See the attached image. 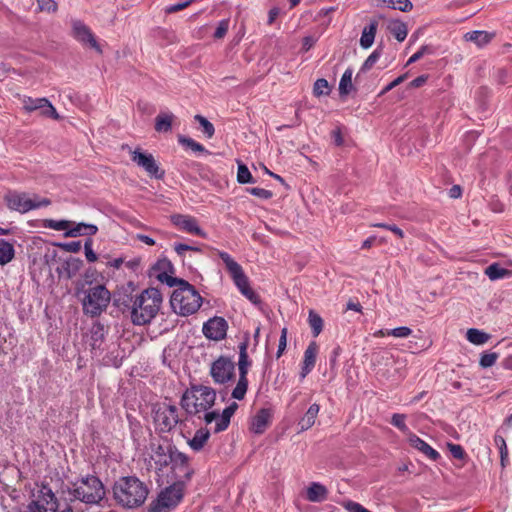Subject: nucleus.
Segmentation results:
<instances>
[{
  "label": "nucleus",
  "instance_id": "obj_29",
  "mask_svg": "<svg viewBox=\"0 0 512 512\" xmlns=\"http://www.w3.org/2000/svg\"><path fill=\"white\" fill-rule=\"evenodd\" d=\"M377 27H378V21L371 20L369 25H367L363 28L361 38H360V46L363 49H368L373 45L375 35L377 32Z\"/></svg>",
  "mask_w": 512,
  "mask_h": 512
},
{
  "label": "nucleus",
  "instance_id": "obj_35",
  "mask_svg": "<svg viewBox=\"0 0 512 512\" xmlns=\"http://www.w3.org/2000/svg\"><path fill=\"white\" fill-rule=\"evenodd\" d=\"M388 29L390 33L397 39L399 42H403L408 34L407 25L401 21H392L388 25Z\"/></svg>",
  "mask_w": 512,
  "mask_h": 512
},
{
  "label": "nucleus",
  "instance_id": "obj_18",
  "mask_svg": "<svg viewBox=\"0 0 512 512\" xmlns=\"http://www.w3.org/2000/svg\"><path fill=\"white\" fill-rule=\"evenodd\" d=\"M173 272V266L167 259L158 260L151 268V276H154L161 283L167 284L169 287L176 286L180 279L171 276L169 273Z\"/></svg>",
  "mask_w": 512,
  "mask_h": 512
},
{
  "label": "nucleus",
  "instance_id": "obj_1",
  "mask_svg": "<svg viewBox=\"0 0 512 512\" xmlns=\"http://www.w3.org/2000/svg\"><path fill=\"white\" fill-rule=\"evenodd\" d=\"M149 494L147 485L136 476H124L113 485V498L118 505L127 509L142 506Z\"/></svg>",
  "mask_w": 512,
  "mask_h": 512
},
{
  "label": "nucleus",
  "instance_id": "obj_44",
  "mask_svg": "<svg viewBox=\"0 0 512 512\" xmlns=\"http://www.w3.org/2000/svg\"><path fill=\"white\" fill-rule=\"evenodd\" d=\"M237 181L241 184L254 182L248 167L243 163L238 164Z\"/></svg>",
  "mask_w": 512,
  "mask_h": 512
},
{
  "label": "nucleus",
  "instance_id": "obj_31",
  "mask_svg": "<svg viewBox=\"0 0 512 512\" xmlns=\"http://www.w3.org/2000/svg\"><path fill=\"white\" fill-rule=\"evenodd\" d=\"M210 437V432L206 428L198 429L194 436L188 441L190 448L196 452L203 449Z\"/></svg>",
  "mask_w": 512,
  "mask_h": 512
},
{
  "label": "nucleus",
  "instance_id": "obj_33",
  "mask_svg": "<svg viewBox=\"0 0 512 512\" xmlns=\"http://www.w3.org/2000/svg\"><path fill=\"white\" fill-rule=\"evenodd\" d=\"M175 116L171 112L160 113L155 118V130L157 132H169Z\"/></svg>",
  "mask_w": 512,
  "mask_h": 512
},
{
  "label": "nucleus",
  "instance_id": "obj_7",
  "mask_svg": "<svg viewBox=\"0 0 512 512\" xmlns=\"http://www.w3.org/2000/svg\"><path fill=\"white\" fill-rule=\"evenodd\" d=\"M111 300L108 289L101 284L95 285L84 292L82 299L83 311L92 317L99 316L106 310Z\"/></svg>",
  "mask_w": 512,
  "mask_h": 512
},
{
  "label": "nucleus",
  "instance_id": "obj_39",
  "mask_svg": "<svg viewBox=\"0 0 512 512\" xmlns=\"http://www.w3.org/2000/svg\"><path fill=\"white\" fill-rule=\"evenodd\" d=\"M308 322L312 329L313 336L317 337L323 329V320L321 316L313 310H310L308 315Z\"/></svg>",
  "mask_w": 512,
  "mask_h": 512
},
{
  "label": "nucleus",
  "instance_id": "obj_32",
  "mask_svg": "<svg viewBox=\"0 0 512 512\" xmlns=\"http://www.w3.org/2000/svg\"><path fill=\"white\" fill-rule=\"evenodd\" d=\"M485 275L492 281L509 278L512 275V271L503 268L498 263H492L485 268Z\"/></svg>",
  "mask_w": 512,
  "mask_h": 512
},
{
  "label": "nucleus",
  "instance_id": "obj_10",
  "mask_svg": "<svg viewBox=\"0 0 512 512\" xmlns=\"http://www.w3.org/2000/svg\"><path fill=\"white\" fill-rule=\"evenodd\" d=\"M156 430L162 433L172 431L180 422L179 410L174 405L162 403L153 410Z\"/></svg>",
  "mask_w": 512,
  "mask_h": 512
},
{
  "label": "nucleus",
  "instance_id": "obj_2",
  "mask_svg": "<svg viewBox=\"0 0 512 512\" xmlns=\"http://www.w3.org/2000/svg\"><path fill=\"white\" fill-rule=\"evenodd\" d=\"M216 400V391L205 385H191L182 395L180 405L189 416H198L208 412Z\"/></svg>",
  "mask_w": 512,
  "mask_h": 512
},
{
  "label": "nucleus",
  "instance_id": "obj_46",
  "mask_svg": "<svg viewBox=\"0 0 512 512\" xmlns=\"http://www.w3.org/2000/svg\"><path fill=\"white\" fill-rule=\"evenodd\" d=\"M194 119L201 125L203 128V133L206 135V137L209 139L212 138L215 133L213 124L202 115H195Z\"/></svg>",
  "mask_w": 512,
  "mask_h": 512
},
{
  "label": "nucleus",
  "instance_id": "obj_48",
  "mask_svg": "<svg viewBox=\"0 0 512 512\" xmlns=\"http://www.w3.org/2000/svg\"><path fill=\"white\" fill-rule=\"evenodd\" d=\"M406 416L404 414L395 413L392 415L391 424L397 427L400 431L407 433L409 428L405 423Z\"/></svg>",
  "mask_w": 512,
  "mask_h": 512
},
{
  "label": "nucleus",
  "instance_id": "obj_56",
  "mask_svg": "<svg viewBox=\"0 0 512 512\" xmlns=\"http://www.w3.org/2000/svg\"><path fill=\"white\" fill-rule=\"evenodd\" d=\"M432 48L429 46H422L417 52H415L408 60L407 65L412 64L421 59L425 54H431Z\"/></svg>",
  "mask_w": 512,
  "mask_h": 512
},
{
  "label": "nucleus",
  "instance_id": "obj_38",
  "mask_svg": "<svg viewBox=\"0 0 512 512\" xmlns=\"http://www.w3.org/2000/svg\"><path fill=\"white\" fill-rule=\"evenodd\" d=\"M467 340L475 345H482L489 339V335L476 328H470L467 331Z\"/></svg>",
  "mask_w": 512,
  "mask_h": 512
},
{
  "label": "nucleus",
  "instance_id": "obj_4",
  "mask_svg": "<svg viewBox=\"0 0 512 512\" xmlns=\"http://www.w3.org/2000/svg\"><path fill=\"white\" fill-rule=\"evenodd\" d=\"M177 288L173 291L170 304L175 313L189 316L196 313L202 304L199 292L186 280H179Z\"/></svg>",
  "mask_w": 512,
  "mask_h": 512
},
{
  "label": "nucleus",
  "instance_id": "obj_49",
  "mask_svg": "<svg viewBox=\"0 0 512 512\" xmlns=\"http://www.w3.org/2000/svg\"><path fill=\"white\" fill-rule=\"evenodd\" d=\"M40 11L54 13L58 9V5L54 0H36Z\"/></svg>",
  "mask_w": 512,
  "mask_h": 512
},
{
  "label": "nucleus",
  "instance_id": "obj_45",
  "mask_svg": "<svg viewBox=\"0 0 512 512\" xmlns=\"http://www.w3.org/2000/svg\"><path fill=\"white\" fill-rule=\"evenodd\" d=\"M92 343L91 346L93 349L100 348L101 343L104 340V328L101 325H96L92 328L91 335Z\"/></svg>",
  "mask_w": 512,
  "mask_h": 512
},
{
  "label": "nucleus",
  "instance_id": "obj_15",
  "mask_svg": "<svg viewBox=\"0 0 512 512\" xmlns=\"http://www.w3.org/2000/svg\"><path fill=\"white\" fill-rule=\"evenodd\" d=\"M131 159L150 176L156 179H162L164 177V171L160 169L152 154L136 149L131 152Z\"/></svg>",
  "mask_w": 512,
  "mask_h": 512
},
{
  "label": "nucleus",
  "instance_id": "obj_11",
  "mask_svg": "<svg viewBox=\"0 0 512 512\" xmlns=\"http://www.w3.org/2000/svg\"><path fill=\"white\" fill-rule=\"evenodd\" d=\"M184 489L185 484L182 480H177L165 488L159 494L156 504L151 508V512H168L182 500Z\"/></svg>",
  "mask_w": 512,
  "mask_h": 512
},
{
  "label": "nucleus",
  "instance_id": "obj_25",
  "mask_svg": "<svg viewBox=\"0 0 512 512\" xmlns=\"http://www.w3.org/2000/svg\"><path fill=\"white\" fill-rule=\"evenodd\" d=\"M98 232V227L94 224L74 223L64 233L65 237H78L82 235L93 236Z\"/></svg>",
  "mask_w": 512,
  "mask_h": 512
},
{
  "label": "nucleus",
  "instance_id": "obj_14",
  "mask_svg": "<svg viewBox=\"0 0 512 512\" xmlns=\"http://www.w3.org/2000/svg\"><path fill=\"white\" fill-rule=\"evenodd\" d=\"M170 464L175 475L179 480L184 481V484L189 481L194 474V470L189 464L188 456L178 451L176 448H170Z\"/></svg>",
  "mask_w": 512,
  "mask_h": 512
},
{
  "label": "nucleus",
  "instance_id": "obj_21",
  "mask_svg": "<svg viewBox=\"0 0 512 512\" xmlns=\"http://www.w3.org/2000/svg\"><path fill=\"white\" fill-rule=\"evenodd\" d=\"M319 347L315 341L309 343L304 352L300 377L303 380L315 367Z\"/></svg>",
  "mask_w": 512,
  "mask_h": 512
},
{
  "label": "nucleus",
  "instance_id": "obj_23",
  "mask_svg": "<svg viewBox=\"0 0 512 512\" xmlns=\"http://www.w3.org/2000/svg\"><path fill=\"white\" fill-rule=\"evenodd\" d=\"M83 266V261L79 258H68L61 267L57 268L60 277L71 279L75 277Z\"/></svg>",
  "mask_w": 512,
  "mask_h": 512
},
{
  "label": "nucleus",
  "instance_id": "obj_64",
  "mask_svg": "<svg viewBox=\"0 0 512 512\" xmlns=\"http://www.w3.org/2000/svg\"><path fill=\"white\" fill-rule=\"evenodd\" d=\"M25 512H51L46 509L44 505H38L37 503H30Z\"/></svg>",
  "mask_w": 512,
  "mask_h": 512
},
{
  "label": "nucleus",
  "instance_id": "obj_51",
  "mask_svg": "<svg viewBox=\"0 0 512 512\" xmlns=\"http://www.w3.org/2000/svg\"><path fill=\"white\" fill-rule=\"evenodd\" d=\"M287 334H288L287 328L283 327L281 330V335H280L279 343H278V350L276 353L277 359L283 355V353L287 347Z\"/></svg>",
  "mask_w": 512,
  "mask_h": 512
},
{
  "label": "nucleus",
  "instance_id": "obj_19",
  "mask_svg": "<svg viewBox=\"0 0 512 512\" xmlns=\"http://www.w3.org/2000/svg\"><path fill=\"white\" fill-rule=\"evenodd\" d=\"M171 222L177 228L186 233L197 235L202 238H205L207 235L206 232L198 225L197 219L191 215L174 214L171 216Z\"/></svg>",
  "mask_w": 512,
  "mask_h": 512
},
{
  "label": "nucleus",
  "instance_id": "obj_17",
  "mask_svg": "<svg viewBox=\"0 0 512 512\" xmlns=\"http://www.w3.org/2000/svg\"><path fill=\"white\" fill-rule=\"evenodd\" d=\"M72 35L78 42L84 45H89L99 53L102 52L91 29L82 21L74 20L72 22Z\"/></svg>",
  "mask_w": 512,
  "mask_h": 512
},
{
  "label": "nucleus",
  "instance_id": "obj_41",
  "mask_svg": "<svg viewBox=\"0 0 512 512\" xmlns=\"http://www.w3.org/2000/svg\"><path fill=\"white\" fill-rule=\"evenodd\" d=\"M331 92L329 83L326 79H317L313 86V94L316 97L327 96Z\"/></svg>",
  "mask_w": 512,
  "mask_h": 512
},
{
  "label": "nucleus",
  "instance_id": "obj_61",
  "mask_svg": "<svg viewBox=\"0 0 512 512\" xmlns=\"http://www.w3.org/2000/svg\"><path fill=\"white\" fill-rule=\"evenodd\" d=\"M343 506L349 512H371L361 504L354 501H347L343 504Z\"/></svg>",
  "mask_w": 512,
  "mask_h": 512
},
{
  "label": "nucleus",
  "instance_id": "obj_37",
  "mask_svg": "<svg viewBox=\"0 0 512 512\" xmlns=\"http://www.w3.org/2000/svg\"><path fill=\"white\" fill-rule=\"evenodd\" d=\"M177 139L179 144H181L185 148L191 149L192 151L197 153L210 154V152L206 150V148L202 144L196 142L194 139L190 137L178 135Z\"/></svg>",
  "mask_w": 512,
  "mask_h": 512
},
{
  "label": "nucleus",
  "instance_id": "obj_28",
  "mask_svg": "<svg viewBox=\"0 0 512 512\" xmlns=\"http://www.w3.org/2000/svg\"><path fill=\"white\" fill-rule=\"evenodd\" d=\"M328 495L327 488L318 482H312L307 488L306 498L310 502H322L326 500Z\"/></svg>",
  "mask_w": 512,
  "mask_h": 512
},
{
  "label": "nucleus",
  "instance_id": "obj_47",
  "mask_svg": "<svg viewBox=\"0 0 512 512\" xmlns=\"http://www.w3.org/2000/svg\"><path fill=\"white\" fill-rule=\"evenodd\" d=\"M498 359V353L496 352H486L482 354L480 358V366L483 368H488L493 366Z\"/></svg>",
  "mask_w": 512,
  "mask_h": 512
},
{
  "label": "nucleus",
  "instance_id": "obj_24",
  "mask_svg": "<svg viewBox=\"0 0 512 512\" xmlns=\"http://www.w3.org/2000/svg\"><path fill=\"white\" fill-rule=\"evenodd\" d=\"M271 419V413L268 409H260L251 421V431L255 434H262L268 427Z\"/></svg>",
  "mask_w": 512,
  "mask_h": 512
},
{
  "label": "nucleus",
  "instance_id": "obj_20",
  "mask_svg": "<svg viewBox=\"0 0 512 512\" xmlns=\"http://www.w3.org/2000/svg\"><path fill=\"white\" fill-rule=\"evenodd\" d=\"M31 503H37L38 505H44L46 509L51 512H56L58 509V500L53 493L52 489L48 485H41L38 490L36 499Z\"/></svg>",
  "mask_w": 512,
  "mask_h": 512
},
{
  "label": "nucleus",
  "instance_id": "obj_62",
  "mask_svg": "<svg viewBox=\"0 0 512 512\" xmlns=\"http://www.w3.org/2000/svg\"><path fill=\"white\" fill-rule=\"evenodd\" d=\"M406 79V74L400 75L396 79H394L392 82H390L381 92V94L387 93L388 91L392 90L396 86L400 85L404 80Z\"/></svg>",
  "mask_w": 512,
  "mask_h": 512
},
{
  "label": "nucleus",
  "instance_id": "obj_26",
  "mask_svg": "<svg viewBox=\"0 0 512 512\" xmlns=\"http://www.w3.org/2000/svg\"><path fill=\"white\" fill-rule=\"evenodd\" d=\"M409 443L413 448L419 450L431 460L435 461L440 457V454L435 449L415 434L409 436Z\"/></svg>",
  "mask_w": 512,
  "mask_h": 512
},
{
  "label": "nucleus",
  "instance_id": "obj_42",
  "mask_svg": "<svg viewBox=\"0 0 512 512\" xmlns=\"http://www.w3.org/2000/svg\"><path fill=\"white\" fill-rule=\"evenodd\" d=\"M72 222L68 220H53V219H46L44 220V227L50 228L56 231H67Z\"/></svg>",
  "mask_w": 512,
  "mask_h": 512
},
{
  "label": "nucleus",
  "instance_id": "obj_53",
  "mask_svg": "<svg viewBox=\"0 0 512 512\" xmlns=\"http://www.w3.org/2000/svg\"><path fill=\"white\" fill-rule=\"evenodd\" d=\"M388 334L396 338H407L412 334V330L409 327L401 326L394 329H390Z\"/></svg>",
  "mask_w": 512,
  "mask_h": 512
},
{
  "label": "nucleus",
  "instance_id": "obj_40",
  "mask_svg": "<svg viewBox=\"0 0 512 512\" xmlns=\"http://www.w3.org/2000/svg\"><path fill=\"white\" fill-rule=\"evenodd\" d=\"M381 54L382 51L380 49H375L362 64L360 71L356 76V79L360 76V73H364L370 70L374 66V64L379 60Z\"/></svg>",
  "mask_w": 512,
  "mask_h": 512
},
{
  "label": "nucleus",
  "instance_id": "obj_63",
  "mask_svg": "<svg viewBox=\"0 0 512 512\" xmlns=\"http://www.w3.org/2000/svg\"><path fill=\"white\" fill-rule=\"evenodd\" d=\"M316 41L317 39L313 36H305L302 40V49L305 52L309 51L314 46Z\"/></svg>",
  "mask_w": 512,
  "mask_h": 512
},
{
  "label": "nucleus",
  "instance_id": "obj_60",
  "mask_svg": "<svg viewBox=\"0 0 512 512\" xmlns=\"http://www.w3.org/2000/svg\"><path fill=\"white\" fill-rule=\"evenodd\" d=\"M59 247L64 249L67 252L78 253L81 250V242L80 241H71L68 243H60Z\"/></svg>",
  "mask_w": 512,
  "mask_h": 512
},
{
  "label": "nucleus",
  "instance_id": "obj_50",
  "mask_svg": "<svg viewBox=\"0 0 512 512\" xmlns=\"http://www.w3.org/2000/svg\"><path fill=\"white\" fill-rule=\"evenodd\" d=\"M494 441H495V444L499 447L501 462H502V465H504V461L508 456V449L506 446L505 439L500 435H496L494 438Z\"/></svg>",
  "mask_w": 512,
  "mask_h": 512
},
{
  "label": "nucleus",
  "instance_id": "obj_54",
  "mask_svg": "<svg viewBox=\"0 0 512 512\" xmlns=\"http://www.w3.org/2000/svg\"><path fill=\"white\" fill-rule=\"evenodd\" d=\"M248 192L251 195L261 198V199H270L273 196V193L270 190H266L264 188H259V187L249 188Z\"/></svg>",
  "mask_w": 512,
  "mask_h": 512
},
{
  "label": "nucleus",
  "instance_id": "obj_58",
  "mask_svg": "<svg viewBox=\"0 0 512 512\" xmlns=\"http://www.w3.org/2000/svg\"><path fill=\"white\" fill-rule=\"evenodd\" d=\"M92 239H87L84 244L85 256L88 262H95L97 260V255L92 249Z\"/></svg>",
  "mask_w": 512,
  "mask_h": 512
},
{
  "label": "nucleus",
  "instance_id": "obj_43",
  "mask_svg": "<svg viewBox=\"0 0 512 512\" xmlns=\"http://www.w3.org/2000/svg\"><path fill=\"white\" fill-rule=\"evenodd\" d=\"M383 3L387 4L392 9H398L402 12L410 11L413 7L410 0H382Z\"/></svg>",
  "mask_w": 512,
  "mask_h": 512
},
{
  "label": "nucleus",
  "instance_id": "obj_57",
  "mask_svg": "<svg viewBox=\"0 0 512 512\" xmlns=\"http://www.w3.org/2000/svg\"><path fill=\"white\" fill-rule=\"evenodd\" d=\"M174 250L176 251V253L180 257L184 256V252L185 251H194V252H200L201 251V249L199 247L190 246V245L183 244V243H176L174 245Z\"/></svg>",
  "mask_w": 512,
  "mask_h": 512
},
{
  "label": "nucleus",
  "instance_id": "obj_13",
  "mask_svg": "<svg viewBox=\"0 0 512 512\" xmlns=\"http://www.w3.org/2000/svg\"><path fill=\"white\" fill-rule=\"evenodd\" d=\"M237 409L238 404L236 402H232L222 411V413H219L216 410H209L203 415V420L207 425L214 423V432L219 433L228 428L231 417Z\"/></svg>",
  "mask_w": 512,
  "mask_h": 512
},
{
  "label": "nucleus",
  "instance_id": "obj_3",
  "mask_svg": "<svg viewBox=\"0 0 512 512\" xmlns=\"http://www.w3.org/2000/svg\"><path fill=\"white\" fill-rule=\"evenodd\" d=\"M162 303L161 292L157 288H148L138 295L132 306L131 319L135 325L150 323L157 315Z\"/></svg>",
  "mask_w": 512,
  "mask_h": 512
},
{
  "label": "nucleus",
  "instance_id": "obj_22",
  "mask_svg": "<svg viewBox=\"0 0 512 512\" xmlns=\"http://www.w3.org/2000/svg\"><path fill=\"white\" fill-rule=\"evenodd\" d=\"M25 107L30 110H42V114L44 116L53 118V119H59V114L57 113L54 106L46 99V98H37V99H29L28 102H26Z\"/></svg>",
  "mask_w": 512,
  "mask_h": 512
},
{
  "label": "nucleus",
  "instance_id": "obj_55",
  "mask_svg": "<svg viewBox=\"0 0 512 512\" xmlns=\"http://www.w3.org/2000/svg\"><path fill=\"white\" fill-rule=\"evenodd\" d=\"M447 447H448L451 455L454 458H456V459H464L465 458L466 453L461 445L448 443Z\"/></svg>",
  "mask_w": 512,
  "mask_h": 512
},
{
  "label": "nucleus",
  "instance_id": "obj_34",
  "mask_svg": "<svg viewBox=\"0 0 512 512\" xmlns=\"http://www.w3.org/2000/svg\"><path fill=\"white\" fill-rule=\"evenodd\" d=\"M15 256L13 243L0 239V265L4 266L11 262Z\"/></svg>",
  "mask_w": 512,
  "mask_h": 512
},
{
  "label": "nucleus",
  "instance_id": "obj_9",
  "mask_svg": "<svg viewBox=\"0 0 512 512\" xmlns=\"http://www.w3.org/2000/svg\"><path fill=\"white\" fill-rule=\"evenodd\" d=\"M248 338L242 341L239 348V359H238V370H239V378L236 386L232 390L231 397L235 400H243L248 390V371L251 366V360L249 359L247 349H248Z\"/></svg>",
  "mask_w": 512,
  "mask_h": 512
},
{
  "label": "nucleus",
  "instance_id": "obj_8",
  "mask_svg": "<svg viewBox=\"0 0 512 512\" xmlns=\"http://www.w3.org/2000/svg\"><path fill=\"white\" fill-rule=\"evenodd\" d=\"M4 200L10 210L22 214L41 207H47L51 204L48 198H40L37 195H33L31 198L27 193L18 191H9L5 195Z\"/></svg>",
  "mask_w": 512,
  "mask_h": 512
},
{
  "label": "nucleus",
  "instance_id": "obj_5",
  "mask_svg": "<svg viewBox=\"0 0 512 512\" xmlns=\"http://www.w3.org/2000/svg\"><path fill=\"white\" fill-rule=\"evenodd\" d=\"M70 500H79L86 504H98L105 497V488L96 476H87L77 480L68 488Z\"/></svg>",
  "mask_w": 512,
  "mask_h": 512
},
{
  "label": "nucleus",
  "instance_id": "obj_16",
  "mask_svg": "<svg viewBox=\"0 0 512 512\" xmlns=\"http://www.w3.org/2000/svg\"><path fill=\"white\" fill-rule=\"evenodd\" d=\"M228 323L223 317L215 316L203 324V334L206 338L221 341L226 338Z\"/></svg>",
  "mask_w": 512,
  "mask_h": 512
},
{
  "label": "nucleus",
  "instance_id": "obj_59",
  "mask_svg": "<svg viewBox=\"0 0 512 512\" xmlns=\"http://www.w3.org/2000/svg\"><path fill=\"white\" fill-rule=\"evenodd\" d=\"M194 1L195 0H187L184 2H180V3H176L173 5L167 6L165 9V12L169 13V14L178 12V11L183 10V9L187 8L188 6H190Z\"/></svg>",
  "mask_w": 512,
  "mask_h": 512
},
{
  "label": "nucleus",
  "instance_id": "obj_6",
  "mask_svg": "<svg viewBox=\"0 0 512 512\" xmlns=\"http://www.w3.org/2000/svg\"><path fill=\"white\" fill-rule=\"evenodd\" d=\"M217 254L225 264L234 284L242 295H244L251 303L255 305L260 304V296L251 288L249 279L245 275L241 265L238 264L227 252L218 250Z\"/></svg>",
  "mask_w": 512,
  "mask_h": 512
},
{
  "label": "nucleus",
  "instance_id": "obj_36",
  "mask_svg": "<svg viewBox=\"0 0 512 512\" xmlns=\"http://www.w3.org/2000/svg\"><path fill=\"white\" fill-rule=\"evenodd\" d=\"M352 75V68H347L343 73L339 82V94L341 96L348 95L353 90Z\"/></svg>",
  "mask_w": 512,
  "mask_h": 512
},
{
  "label": "nucleus",
  "instance_id": "obj_12",
  "mask_svg": "<svg viewBox=\"0 0 512 512\" xmlns=\"http://www.w3.org/2000/svg\"><path fill=\"white\" fill-rule=\"evenodd\" d=\"M210 375L216 384H226L234 379L235 363L228 357L220 356L212 362Z\"/></svg>",
  "mask_w": 512,
  "mask_h": 512
},
{
  "label": "nucleus",
  "instance_id": "obj_27",
  "mask_svg": "<svg viewBox=\"0 0 512 512\" xmlns=\"http://www.w3.org/2000/svg\"><path fill=\"white\" fill-rule=\"evenodd\" d=\"M494 37L495 33L483 30L470 31L464 35L466 41L473 42L480 48L491 42Z\"/></svg>",
  "mask_w": 512,
  "mask_h": 512
},
{
  "label": "nucleus",
  "instance_id": "obj_30",
  "mask_svg": "<svg viewBox=\"0 0 512 512\" xmlns=\"http://www.w3.org/2000/svg\"><path fill=\"white\" fill-rule=\"evenodd\" d=\"M320 411V406L316 403L312 404L304 416L299 420L298 426L300 427V431H306L310 429L314 424L318 417Z\"/></svg>",
  "mask_w": 512,
  "mask_h": 512
},
{
  "label": "nucleus",
  "instance_id": "obj_52",
  "mask_svg": "<svg viewBox=\"0 0 512 512\" xmlns=\"http://www.w3.org/2000/svg\"><path fill=\"white\" fill-rule=\"evenodd\" d=\"M229 19H223L218 23V26L214 32L215 39H222L226 35L229 29Z\"/></svg>",
  "mask_w": 512,
  "mask_h": 512
}]
</instances>
